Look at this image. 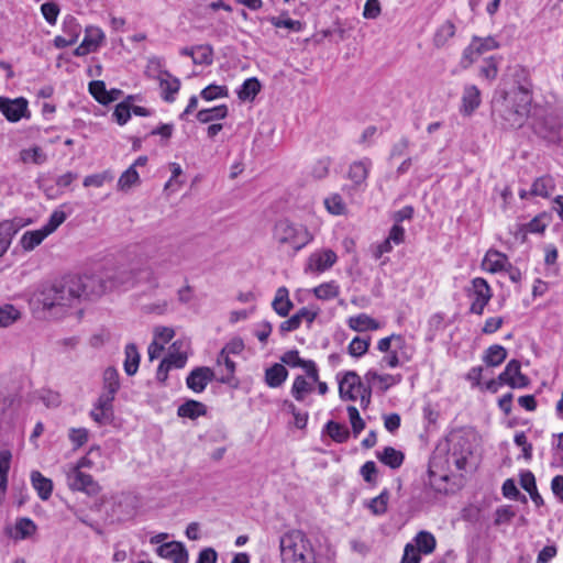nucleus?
<instances>
[{
  "label": "nucleus",
  "instance_id": "f257e3e1",
  "mask_svg": "<svg viewBox=\"0 0 563 563\" xmlns=\"http://www.w3.org/2000/svg\"><path fill=\"white\" fill-rule=\"evenodd\" d=\"M78 282H71L67 276L41 285L33 292L30 303L35 311L43 312L48 318L62 319L78 307Z\"/></svg>",
  "mask_w": 563,
  "mask_h": 563
},
{
  "label": "nucleus",
  "instance_id": "f03ea898",
  "mask_svg": "<svg viewBox=\"0 0 563 563\" xmlns=\"http://www.w3.org/2000/svg\"><path fill=\"white\" fill-rule=\"evenodd\" d=\"M376 349L383 354L379 361L382 368L401 367L411 362L416 354L415 345L398 333L379 339Z\"/></svg>",
  "mask_w": 563,
  "mask_h": 563
},
{
  "label": "nucleus",
  "instance_id": "7ed1b4c3",
  "mask_svg": "<svg viewBox=\"0 0 563 563\" xmlns=\"http://www.w3.org/2000/svg\"><path fill=\"white\" fill-rule=\"evenodd\" d=\"M282 563H318L316 551L300 530H291L279 541Z\"/></svg>",
  "mask_w": 563,
  "mask_h": 563
},
{
  "label": "nucleus",
  "instance_id": "20e7f679",
  "mask_svg": "<svg viewBox=\"0 0 563 563\" xmlns=\"http://www.w3.org/2000/svg\"><path fill=\"white\" fill-rule=\"evenodd\" d=\"M530 96L527 90L516 88L504 92L500 98L494 99V108L498 111L509 126H520L529 111Z\"/></svg>",
  "mask_w": 563,
  "mask_h": 563
},
{
  "label": "nucleus",
  "instance_id": "39448f33",
  "mask_svg": "<svg viewBox=\"0 0 563 563\" xmlns=\"http://www.w3.org/2000/svg\"><path fill=\"white\" fill-rule=\"evenodd\" d=\"M313 236L301 223L288 219L279 220L274 228V240L284 250L297 253L312 241Z\"/></svg>",
  "mask_w": 563,
  "mask_h": 563
},
{
  "label": "nucleus",
  "instance_id": "423d86ee",
  "mask_svg": "<svg viewBox=\"0 0 563 563\" xmlns=\"http://www.w3.org/2000/svg\"><path fill=\"white\" fill-rule=\"evenodd\" d=\"M476 433L473 430H456L448 437V461L460 471L465 470L473 454Z\"/></svg>",
  "mask_w": 563,
  "mask_h": 563
},
{
  "label": "nucleus",
  "instance_id": "0eeeda50",
  "mask_svg": "<svg viewBox=\"0 0 563 563\" xmlns=\"http://www.w3.org/2000/svg\"><path fill=\"white\" fill-rule=\"evenodd\" d=\"M339 395L342 400H360L366 407L371 400V390L361 377L353 371L346 372L339 378Z\"/></svg>",
  "mask_w": 563,
  "mask_h": 563
},
{
  "label": "nucleus",
  "instance_id": "6e6552de",
  "mask_svg": "<svg viewBox=\"0 0 563 563\" xmlns=\"http://www.w3.org/2000/svg\"><path fill=\"white\" fill-rule=\"evenodd\" d=\"M190 343L188 340H176L168 349L166 357H164L157 368L156 378L165 382L168 372L173 368H183L187 364Z\"/></svg>",
  "mask_w": 563,
  "mask_h": 563
},
{
  "label": "nucleus",
  "instance_id": "1a4fd4ad",
  "mask_svg": "<svg viewBox=\"0 0 563 563\" xmlns=\"http://www.w3.org/2000/svg\"><path fill=\"white\" fill-rule=\"evenodd\" d=\"M465 292L470 299V312L482 316L493 298V289L488 282L483 277H475L471 280Z\"/></svg>",
  "mask_w": 563,
  "mask_h": 563
},
{
  "label": "nucleus",
  "instance_id": "9d476101",
  "mask_svg": "<svg viewBox=\"0 0 563 563\" xmlns=\"http://www.w3.org/2000/svg\"><path fill=\"white\" fill-rule=\"evenodd\" d=\"M69 280L78 282L79 289L77 297L81 298L98 297L106 292L108 285L99 273L84 274L82 276H68Z\"/></svg>",
  "mask_w": 563,
  "mask_h": 563
},
{
  "label": "nucleus",
  "instance_id": "9b49d317",
  "mask_svg": "<svg viewBox=\"0 0 563 563\" xmlns=\"http://www.w3.org/2000/svg\"><path fill=\"white\" fill-rule=\"evenodd\" d=\"M66 479L69 489L82 492L89 496H96L101 492V486L91 475L78 470H66Z\"/></svg>",
  "mask_w": 563,
  "mask_h": 563
},
{
  "label": "nucleus",
  "instance_id": "f8f14e48",
  "mask_svg": "<svg viewBox=\"0 0 563 563\" xmlns=\"http://www.w3.org/2000/svg\"><path fill=\"white\" fill-rule=\"evenodd\" d=\"M338 261L335 252L330 249H321L312 252L305 264L306 274L320 275L330 269Z\"/></svg>",
  "mask_w": 563,
  "mask_h": 563
},
{
  "label": "nucleus",
  "instance_id": "ddd939ff",
  "mask_svg": "<svg viewBox=\"0 0 563 563\" xmlns=\"http://www.w3.org/2000/svg\"><path fill=\"white\" fill-rule=\"evenodd\" d=\"M499 378L514 389H523L530 385V378L521 372V364L517 360L507 363L505 369L499 374Z\"/></svg>",
  "mask_w": 563,
  "mask_h": 563
},
{
  "label": "nucleus",
  "instance_id": "4468645a",
  "mask_svg": "<svg viewBox=\"0 0 563 563\" xmlns=\"http://www.w3.org/2000/svg\"><path fill=\"white\" fill-rule=\"evenodd\" d=\"M373 163L364 157L351 163L347 170V178L352 181L353 188L357 191H364L367 186V178L372 170Z\"/></svg>",
  "mask_w": 563,
  "mask_h": 563
},
{
  "label": "nucleus",
  "instance_id": "2eb2a0df",
  "mask_svg": "<svg viewBox=\"0 0 563 563\" xmlns=\"http://www.w3.org/2000/svg\"><path fill=\"white\" fill-rule=\"evenodd\" d=\"M0 112L10 122L29 117V103L24 98L10 99L0 96Z\"/></svg>",
  "mask_w": 563,
  "mask_h": 563
},
{
  "label": "nucleus",
  "instance_id": "dca6fc26",
  "mask_svg": "<svg viewBox=\"0 0 563 563\" xmlns=\"http://www.w3.org/2000/svg\"><path fill=\"white\" fill-rule=\"evenodd\" d=\"M106 40L104 32L95 25H88L85 29V36L80 45L75 49L76 56H85L89 53L97 52Z\"/></svg>",
  "mask_w": 563,
  "mask_h": 563
},
{
  "label": "nucleus",
  "instance_id": "f3484780",
  "mask_svg": "<svg viewBox=\"0 0 563 563\" xmlns=\"http://www.w3.org/2000/svg\"><path fill=\"white\" fill-rule=\"evenodd\" d=\"M368 388H376L379 391H387L389 388L398 385L402 380L401 374L378 373L376 369H369L364 375Z\"/></svg>",
  "mask_w": 563,
  "mask_h": 563
},
{
  "label": "nucleus",
  "instance_id": "a211bd4d",
  "mask_svg": "<svg viewBox=\"0 0 563 563\" xmlns=\"http://www.w3.org/2000/svg\"><path fill=\"white\" fill-rule=\"evenodd\" d=\"M27 224L29 221L22 218H13L0 222V257L8 252L14 235Z\"/></svg>",
  "mask_w": 563,
  "mask_h": 563
},
{
  "label": "nucleus",
  "instance_id": "6ab92c4d",
  "mask_svg": "<svg viewBox=\"0 0 563 563\" xmlns=\"http://www.w3.org/2000/svg\"><path fill=\"white\" fill-rule=\"evenodd\" d=\"M316 383H319V371L316 367V379L310 375H298L295 377L290 394L297 401H303L306 397L314 389Z\"/></svg>",
  "mask_w": 563,
  "mask_h": 563
},
{
  "label": "nucleus",
  "instance_id": "aec40b11",
  "mask_svg": "<svg viewBox=\"0 0 563 563\" xmlns=\"http://www.w3.org/2000/svg\"><path fill=\"white\" fill-rule=\"evenodd\" d=\"M113 400V396L102 393L90 411V417L92 418V420L96 421L98 424H106L110 422L112 418Z\"/></svg>",
  "mask_w": 563,
  "mask_h": 563
},
{
  "label": "nucleus",
  "instance_id": "412c9836",
  "mask_svg": "<svg viewBox=\"0 0 563 563\" xmlns=\"http://www.w3.org/2000/svg\"><path fill=\"white\" fill-rule=\"evenodd\" d=\"M508 256L497 250L490 249L484 255L482 268L490 274L504 272L509 266Z\"/></svg>",
  "mask_w": 563,
  "mask_h": 563
},
{
  "label": "nucleus",
  "instance_id": "4be33fe9",
  "mask_svg": "<svg viewBox=\"0 0 563 563\" xmlns=\"http://www.w3.org/2000/svg\"><path fill=\"white\" fill-rule=\"evenodd\" d=\"M214 373L209 367H197L190 372L186 379L187 387L195 393H201L213 379Z\"/></svg>",
  "mask_w": 563,
  "mask_h": 563
},
{
  "label": "nucleus",
  "instance_id": "5701e85b",
  "mask_svg": "<svg viewBox=\"0 0 563 563\" xmlns=\"http://www.w3.org/2000/svg\"><path fill=\"white\" fill-rule=\"evenodd\" d=\"M481 91L475 85H466L463 89L460 112L464 117L472 115L481 106Z\"/></svg>",
  "mask_w": 563,
  "mask_h": 563
},
{
  "label": "nucleus",
  "instance_id": "b1692460",
  "mask_svg": "<svg viewBox=\"0 0 563 563\" xmlns=\"http://www.w3.org/2000/svg\"><path fill=\"white\" fill-rule=\"evenodd\" d=\"M156 553L173 563H188V553L180 542L164 543L156 549Z\"/></svg>",
  "mask_w": 563,
  "mask_h": 563
},
{
  "label": "nucleus",
  "instance_id": "393cba45",
  "mask_svg": "<svg viewBox=\"0 0 563 563\" xmlns=\"http://www.w3.org/2000/svg\"><path fill=\"white\" fill-rule=\"evenodd\" d=\"M280 361L284 365H288L290 367H301L306 374L316 379V363L311 360H302L297 350L285 352L282 355Z\"/></svg>",
  "mask_w": 563,
  "mask_h": 563
},
{
  "label": "nucleus",
  "instance_id": "a878e982",
  "mask_svg": "<svg viewBox=\"0 0 563 563\" xmlns=\"http://www.w3.org/2000/svg\"><path fill=\"white\" fill-rule=\"evenodd\" d=\"M162 97L167 102H173L180 88V81L168 71H161L158 77Z\"/></svg>",
  "mask_w": 563,
  "mask_h": 563
},
{
  "label": "nucleus",
  "instance_id": "bb28decb",
  "mask_svg": "<svg viewBox=\"0 0 563 563\" xmlns=\"http://www.w3.org/2000/svg\"><path fill=\"white\" fill-rule=\"evenodd\" d=\"M347 327L355 332H366L379 330L383 324L366 313L351 316L346 320Z\"/></svg>",
  "mask_w": 563,
  "mask_h": 563
},
{
  "label": "nucleus",
  "instance_id": "cd10ccee",
  "mask_svg": "<svg viewBox=\"0 0 563 563\" xmlns=\"http://www.w3.org/2000/svg\"><path fill=\"white\" fill-rule=\"evenodd\" d=\"M292 307L294 305L289 298V290L285 286L278 287L272 301L273 310L279 317L285 318L289 314Z\"/></svg>",
  "mask_w": 563,
  "mask_h": 563
},
{
  "label": "nucleus",
  "instance_id": "c85d7f7f",
  "mask_svg": "<svg viewBox=\"0 0 563 563\" xmlns=\"http://www.w3.org/2000/svg\"><path fill=\"white\" fill-rule=\"evenodd\" d=\"M288 377V371L284 364L275 363L265 371L264 380L271 388L280 387Z\"/></svg>",
  "mask_w": 563,
  "mask_h": 563
},
{
  "label": "nucleus",
  "instance_id": "c756f323",
  "mask_svg": "<svg viewBox=\"0 0 563 563\" xmlns=\"http://www.w3.org/2000/svg\"><path fill=\"white\" fill-rule=\"evenodd\" d=\"M19 158L25 165H43L47 161V154L41 146L33 145L22 148Z\"/></svg>",
  "mask_w": 563,
  "mask_h": 563
},
{
  "label": "nucleus",
  "instance_id": "7c9ffc66",
  "mask_svg": "<svg viewBox=\"0 0 563 563\" xmlns=\"http://www.w3.org/2000/svg\"><path fill=\"white\" fill-rule=\"evenodd\" d=\"M31 483L42 500H47L52 496L53 482L43 476L41 472L33 471L31 473Z\"/></svg>",
  "mask_w": 563,
  "mask_h": 563
},
{
  "label": "nucleus",
  "instance_id": "2f4dec72",
  "mask_svg": "<svg viewBox=\"0 0 563 563\" xmlns=\"http://www.w3.org/2000/svg\"><path fill=\"white\" fill-rule=\"evenodd\" d=\"M47 236L48 234L43 228L26 231L20 239V245L24 251L30 252L38 246Z\"/></svg>",
  "mask_w": 563,
  "mask_h": 563
},
{
  "label": "nucleus",
  "instance_id": "473e14b6",
  "mask_svg": "<svg viewBox=\"0 0 563 563\" xmlns=\"http://www.w3.org/2000/svg\"><path fill=\"white\" fill-rule=\"evenodd\" d=\"M456 27L450 20L444 21L433 35V44L435 47H444L451 38L454 37Z\"/></svg>",
  "mask_w": 563,
  "mask_h": 563
},
{
  "label": "nucleus",
  "instance_id": "72a5a7b5",
  "mask_svg": "<svg viewBox=\"0 0 563 563\" xmlns=\"http://www.w3.org/2000/svg\"><path fill=\"white\" fill-rule=\"evenodd\" d=\"M37 527L35 522L26 517L19 518L15 521L12 538L14 540H25L35 534Z\"/></svg>",
  "mask_w": 563,
  "mask_h": 563
},
{
  "label": "nucleus",
  "instance_id": "f704fd0d",
  "mask_svg": "<svg viewBox=\"0 0 563 563\" xmlns=\"http://www.w3.org/2000/svg\"><path fill=\"white\" fill-rule=\"evenodd\" d=\"M124 354V372L126 375L132 376L137 372L141 360L136 345L134 343H129L125 346Z\"/></svg>",
  "mask_w": 563,
  "mask_h": 563
},
{
  "label": "nucleus",
  "instance_id": "c9c22d12",
  "mask_svg": "<svg viewBox=\"0 0 563 563\" xmlns=\"http://www.w3.org/2000/svg\"><path fill=\"white\" fill-rule=\"evenodd\" d=\"M228 107L225 104H220L209 109H202L197 113V120L200 123H209L212 121H218L227 118L228 115Z\"/></svg>",
  "mask_w": 563,
  "mask_h": 563
},
{
  "label": "nucleus",
  "instance_id": "e433bc0d",
  "mask_svg": "<svg viewBox=\"0 0 563 563\" xmlns=\"http://www.w3.org/2000/svg\"><path fill=\"white\" fill-rule=\"evenodd\" d=\"M555 189V181L551 176H542L536 179L531 186V194L548 198Z\"/></svg>",
  "mask_w": 563,
  "mask_h": 563
},
{
  "label": "nucleus",
  "instance_id": "4c0bfd02",
  "mask_svg": "<svg viewBox=\"0 0 563 563\" xmlns=\"http://www.w3.org/2000/svg\"><path fill=\"white\" fill-rule=\"evenodd\" d=\"M413 545L421 554H431L437 545L435 538L428 531H420L413 539Z\"/></svg>",
  "mask_w": 563,
  "mask_h": 563
},
{
  "label": "nucleus",
  "instance_id": "58836bf2",
  "mask_svg": "<svg viewBox=\"0 0 563 563\" xmlns=\"http://www.w3.org/2000/svg\"><path fill=\"white\" fill-rule=\"evenodd\" d=\"M179 417L196 419L206 413V406L197 400H187L178 407Z\"/></svg>",
  "mask_w": 563,
  "mask_h": 563
},
{
  "label": "nucleus",
  "instance_id": "ea45409f",
  "mask_svg": "<svg viewBox=\"0 0 563 563\" xmlns=\"http://www.w3.org/2000/svg\"><path fill=\"white\" fill-rule=\"evenodd\" d=\"M506 357H507V350L499 344H495V345L489 346L486 350L483 361L488 366L497 367L501 363H504Z\"/></svg>",
  "mask_w": 563,
  "mask_h": 563
},
{
  "label": "nucleus",
  "instance_id": "a19ab883",
  "mask_svg": "<svg viewBox=\"0 0 563 563\" xmlns=\"http://www.w3.org/2000/svg\"><path fill=\"white\" fill-rule=\"evenodd\" d=\"M377 457L391 468H398L404 462V454L391 446H386L382 452H377Z\"/></svg>",
  "mask_w": 563,
  "mask_h": 563
},
{
  "label": "nucleus",
  "instance_id": "79ce46f5",
  "mask_svg": "<svg viewBox=\"0 0 563 563\" xmlns=\"http://www.w3.org/2000/svg\"><path fill=\"white\" fill-rule=\"evenodd\" d=\"M20 309L11 303L0 306V328H9L20 320Z\"/></svg>",
  "mask_w": 563,
  "mask_h": 563
},
{
  "label": "nucleus",
  "instance_id": "37998d69",
  "mask_svg": "<svg viewBox=\"0 0 563 563\" xmlns=\"http://www.w3.org/2000/svg\"><path fill=\"white\" fill-rule=\"evenodd\" d=\"M389 503V493L385 489L378 496L365 503V506L374 516L386 514Z\"/></svg>",
  "mask_w": 563,
  "mask_h": 563
},
{
  "label": "nucleus",
  "instance_id": "c03bdc74",
  "mask_svg": "<svg viewBox=\"0 0 563 563\" xmlns=\"http://www.w3.org/2000/svg\"><path fill=\"white\" fill-rule=\"evenodd\" d=\"M261 90V84L257 78L246 79L238 90V97L242 101L253 100Z\"/></svg>",
  "mask_w": 563,
  "mask_h": 563
},
{
  "label": "nucleus",
  "instance_id": "a18cd8bd",
  "mask_svg": "<svg viewBox=\"0 0 563 563\" xmlns=\"http://www.w3.org/2000/svg\"><path fill=\"white\" fill-rule=\"evenodd\" d=\"M312 292L318 299L330 300L339 296L340 286L336 284V282L331 280L314 287Z\"/></svg>",
  "mask_w": 563,
  "mask_h": 563
},
{
  "label": "nucleus",
  "instance_id": "49530a36",
  "mask_svg": "<svg viewBox=\"0 0 563 563\" xmlns=\"http://www.w3.org/2000/svg\"><path fill=\"white\" fill-rule=\"evenodd\" d=\"M140 181L141 179L137 170H134V167H129L119 177L117 187L120 191H128L133 186L139 185Z\"/></svg>",
  "mask_w": 563,
  "mask_h": 563
},
{
  "label": "nucleus",
  "instance_id": "de8ad7c7",
  "mask_svg": "<svg viewBox=\"0 0 563 563\" xmlns=\"http://www.w3.org/2000/svg\"><path fill=\"white\" fill-rule=\"evenodd\" d=\"M103 394L115 396L120 388L119 373L114 367H108L103 373Z\"/></svg>",
  "mask_w": 563,
  "mask_h": 563
},
{
  "label": "nucleus",
  "instance_id": "09e8293b",
  "mask_svg": "<svg viewBox=\"0 0 563 563\" xmlns=\"http://www.w3.org/2000/svg\"><path fill=\"white\" fill-rule=\"evenodd\" d=\"M192 62L196 65H211L213 62L212 47L207 44L194 46Z\"/></svg>",
  "mask_w": 563,
  "mask_h": 563
},
{
  "label": "nucleus",
  "instance_id": "8fccbe9b",
  "mask_svg": "<svg viewBox=\"0 0 563 563\" xmlns=\"http://www.w3.org/2000/svg\"><path fill=\"white\" fill-rule=\"evenodd\" d=\"M169 170L172 173L170 178L167 180V183L164 186V190L168 192H176L180 189L184 181L179 179V177L183 175V168L178 163H169Z\"/></svg>",
  "mask_w": 563,
  "mask_h": 563
},
{
  "label": "nucleus",
  "instance_id": "3c124183",
  "mask_svg": "<svg viewBox=\"0 0 563 563\" xmlns=\"http://www.w3.org/2000/svg\"><path fill=\"white\" fill-rule=\"evenodd\" d=\"M371 345V338L355 336L347 345V353L353 357H361L365 355Z\"/></svg>",
  "mask_w": 563,
  "mask_h": 563
},
{
  "label": "nucleus",
  "instance_id": "603ef678",
  "mask_svg": "<svg viewBox=\"0 0 563 563\" xmlns=\"http://www.w3.org/2000/svg\"><path fill=\"white\" fill-rule=\"evenodd\" d=\"M217 365L220 368H222V367L224 368V369H221V372L223 373V375L221 377V382L222 383L230 382L235 372V363L230 358V355H228L221 351L217 357Z\"/></svg>",
  "mask_w": 563,
  "mask_h": 563
},
{
  "label": "nucleus",
  "instance_id": "864d4df0",
  "mask_svg": "<svg viewBox=\"0 0 563 563\" xmlns=\"http://www.w3.org/2000/svg\"><path fill=\"white\" fill-rule=\"evenodd\" d=\"M325 431L328 435L338 443H343L349 439L350 432L349 429L335 421H329L325 424Z\"/></svg>",
  "mask_w": 563,
  "mask_h": 563
},
{
  "label": "nucleus",
  "instance_id": "5fc2aeb1",
  "mask_svg": "<svg viewBox=\"0 0 563 563\" xmlns=\"http://www.w3.org/2000/svg\"><path fill=\"white\" fill-rule=\"evenodd\" d=\"M331 166L330 157H321L313 162L309 168V174L314 179H323L329 175Z\"/></svg>",
  "mask_w": 563,
  "mask_h": 563
},
{
  "label": "nucleus",
  "instance_id": "6e6d98bb",
  "mask_svg": "<svg viewBox=\"0 0 563 563\" xmlns=\"http://www.w3.org/2000/svg\"><path fill=\"white\" fill-rule=\"evenodd\" d=\"M113 180V173L111 170H103L98 174L88 175L84 178L82 185L85 187L100 188L104 184Z\"/></svg>",
  "mask_w": 563,
  "mask_h": 563
},
{
  "label": "nucleus",
  "instance_id": "4d7b16f0",
  "mask_svg": "<svg viewBox=\"0 0 563 563\" xmlns=\"http://www.w3.org/2000/svg\"><path fill=\"white\" fill-rule=\"evenodd\" d=\"M200 96L206 101H212L227 98L229 96V89L227 86L212 84L202 89Z\"/></svg>",
  "mask_w": 563,
  "mask_h": 563
},
{
  "label": "nucleus",
  "instance_id": "13d9d810",
  "mask_svg": "<svg viewBox=\"0 0 563 563\" xmlns=\"http://www.w3.org/2000/svg\"><path fill=\"white\" fill-rule=\"evenodd\" d=\"M63 33L71 40V42L76 43L81 33V25L74 16H66L63 21Z\"/></svg>",
  "mask_w": 563,
  "mask_h": 563
},
{
  "label": "nucleus",
  "instance_id": "bf43d9fd",
  "mask_svg": "<svg viewBox=\"0 0 563 563\" xmlns=\"http://www.w3.org/2000/svg\"><path fill=\"white\" fill-rule=\"evenodd\" d=\"M324 206L329 213L341 216L345 212L346 207L339 194H333L324 199Z\"/></svg>",
  "mask_w": 563,
  "mask_h": 563
},
{
  "label": "nucleus",
  "instance_id": "052dcab7",
  "mask_svg": "<svg viewBox=\"0 0 563 563\" xmlns=\"http://www.w3.org/2000/svg\"><path fill=\"white\" fill-rule=\"evenodd\" d=\"M471 42L475 44V47L478 49V55H483L486 52L496 49L499 47V43L494 36H473Z\"/></svg>",
  "mask_w": 563,
  "mask_h": 563
},
{
  "label": "nucleus",
  "instance_id": "680f3d73",
  "mask_svg": "<svg viewBox=\"0 0 563 563\" xmlns=\"http://www.w3.org/2000/svg\"><path fill=\"white\" fill-rule=\"evenodd\" d=\"M269 22L272 25H274L277 29H288L291 31H300L301 30V23L297 20H292L287 16H272L269 19Z\"/></svg>",
  "mask_w": 563,
  "mask_h": 563
},
{
  "label": "nucleus",
  "instance_id": "e2e57ef3",
  "mask_svg": "<svg viewBox=\"0 0 563 563\" xmlns=\"http://www.w3.org/2000/svg\"><path fill=\"white\" fill-rule=\"evenodd\" d=\"M346 410H347V416H349V420L351 422L353 432H354L355 437H357L364 430L365 422L361 418L360 412L356 407L349 406Z\"/></svg>",
  "mask_w": 563,
  "mask_h": 563
},
{
  "label": "nucleus",
  "instance_id": "0e129e2a",
  "mask_svg": "<svg viewBox=\"0 0 563 563\" xmlns=\"http://www.w3.org/2000/svg\"><path fill=\"white\" fill-rule=\"evenodd\" d=\"M59 7L57 3L48 1L44 2L41 5V12L46 20V22L51 25H54L57 21V16L59 14Z\"/></svg>",
  "mask_w": 563,
  "mask_h": 563
},
{
  "label": "nucleus",
  "instance_id": "69168bd1",
  "mask_svg": "<svg viewBox=\"0 0 563 563\" xmlns=\"http://www.w3.org/2000/svg\"><path fill=\"white\" fill-rule=\"evenodd\" d=\"M66 220V213L62 210H55L49 216L48 221L42 227L47 234H52L64 221Z\"/></svg>",
  "mask_w": 563,
  "mask_h": 563
},
{
  "label": "nucleus",
  "instance_id": "338daca9",
  "mask_svg": "<svg viewBox=\"0 0 563 563\" xmlns=\"http://www.w3.org/2000/svg\"><path fill=\"white\" fill-rule=\"evenodd\" d=\"M153 335L155 342L165 346L175 336V331L169 327H156L153 331Z\"/></svg>",
  "mask_w": 563,
  "mask_h": 563
},
{
  "label": "nucleus",
  "instance_id": "774afa93",
  "mask_svg": "<svg viewBox=\"0 0 563 563\" xmlns=\"http://www.w3.org/2000/svg\"><path fill=\"white\" fill-rule=\"evenodd\" d=\"M420 561L421 553L417 550L413 543H407L400 563H420Z\"/></svg>",
  "mask_w": 563,
  "mask_h": 563
}]
</instances>
